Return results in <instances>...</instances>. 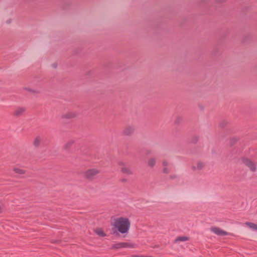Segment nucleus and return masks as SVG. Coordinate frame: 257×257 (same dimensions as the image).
Here are the masks:
<instances>
[{"instance_id":"nucleus-1","label":"nucleus","mask_w":257,"mask_h":257,"mask_svg":"<svg viewBox=\"0 0 257 257\" xmlns=\"http://www.w3.org/2000/svg\"><path fill=\"white\" fill-rule=\"evenodd\" d=\"M110 224L113 229L117 230L122 234L127 233L131 226V222L128 218L124 217H112Z\"/></svg>"},{"instance_id":"nucleus-2","label":"nucleus","mask_w":257,"mask_h":257,"mask_svg":"<svg viewBox=\"0 0 257 257\" xmlns=\"http://www.w3.org/2000/svg\"><path fill=\"white\" fill-rule=\"evenodd\" d=\"M241 162L247 167L249 170L254 172L256 171V166L254 162H253L250 159L247 157H242L241 159Z\"/></svg>"},{"instance_id":"nucleus-3","label":"nucleus","mask_w":257,"mask_h":257,"mask_svg":"<svg viewBox=\"0 0 257 257\" xmlns=\"http://www.w3.org/2000/svg\"><path fill=\"white\" fill-rule=\"evenodd\" d=\"M99 173V170L95 169V168H92L90 169L87 170H86L84 173V175L85 178L88 179H92L95 176H96L98 173Z\"/></svg>"},{"instance_id":"nucleus-4","label":"nucleus","mask_w":257,"mask_h":257,"mask_svg":"<svg viewBox=\"0 0 257 257\" xmlns=\"http://www.w3.org/2000/svg\"><path fill=\"white\" fill-rule=\"evenodd\" d=\"M210 229L212 232L219 236H223L229 234L227 232L217 227H212Z\"/></svg>"},{"instance_id":"nucleus-5","label":"nucleus","mask_w":257,"mask_h":257,"mask_svg":"<svg viewBox=\"0 0 257 257\" xmlns=\"http://www.w3.org/2000/svg\"><path fill=\"white\" fill-rule=\"evenodd\" d=\"M205 166V163L201 161H197L192 165V169L193 171H200L202 170Z\"/></svg>"},{"instance_id":"nucleus-6","label":"nucleus","mask_w":257,"mask_h":257,"mask_svg":"<svg viewBox=\"0 0 257 257\" xmlns=\"http://www.w3.org/2000/svg\"><path fill=\"white\" fill-rule=\"evenodd\" d=\"M135 131V127L132 125L125 127L123 130L122 134L125 136H131Z\"/></svg>"},{"instance_id":"nucleus-7","label":"nucleus","mask_w":257,"mask_h":257,"mask_svg":"<svg viewBox=\"0 0 257 257\" xmlns=\"http://www.w3.org/2000/svg\"><path fill=\"white\" fill-rule=\"evenodd\" d=\"M78 115V113L75 111H70L64 113L62 117L64 118L70 119L76 117Z\"/></svg>"},{"instance_id":"nucleus-8","label":"nucleus","mask_w":257,"mask_h":257,"mask_svg":"<svg viewBox=\"0 0 257 257\" xmlns=\"http://www.w3.org/2000/svg\"><path fill=\"white\" fill-rule=\"evenodd\" d=\"M120 170L123 174L126 175H132L133 174V171L132 169L127 166H122Z\"/></svg>"},{"instance_id":"nucleus-9","label":"nucleus","mask_w":257,"mask_h":257,"mask_svg":"<svg viewBox=\"0 0 257 257\" xmlns=\"http://www.w3.org/2000/svg\"><path fill=\"white\" fill-rule=\"evenodd\" d=\"M25 110L24 107H18L14 111V114L17 116L21 115L25 111Z\"/></svg>"},{"instance_id":"nucleus-10","label":"nucleus","mask_w":257,"mask_h":257,"mask_svg":"<svg viewBox=\"0 0 257 257\" xmlns=\"http://www.w3.org/2000/svg\"><path fill=\"white\" fill-rule=\"evenodd\" d=\"M157 159L154 157H151L148 159V165L151 168L154 167L156 164Z\"/></svg>"},{"instance_id":"nucleus-11","label":"nucleus","mask_w":257,"mask_h":257,"mask_svg":"<svg viewBox=\"0 0 257 257\" xmlns=\"http://www.w3.org/2000/svg\"><path fill=\"white\" fill-rule=\"evenodd\" d=\"M245 225L251 229L257 231V224L250 222H246L245 223Z\"/></svg>"},{"instance_id":"nucleus-12","label":"nucleus","mask_w":257,"mask_h":257,"mask_svg":"<svg viewBox=\"0 0 257 257\" xmlns=\"http://www.w3.org/2000/svg\"><path fill=\"white\" fill-rule=\"evenodd\" d=\"M13 171L15 173L20 174V175H23L25 173V171L24 169L18 168V167L14 168Z\"/></svg>"},{"instance_id":"nucleus-13","label":"nucleus","mask_w":257,"mask_h":257,"mask_svg":"<svg viewBox=\"0 0 257 257\" xmlns=\"http://www.w3.org/2000/svg\"><path fill=\"white\" fill-rule=\"evenodd\" d=\"M41 142V139L40 137H37L33 141V145L35 147H38Z\"/></svg>"},{"instance_id":"nucleus-14","label":"nucleus","mask_w":257,"mask_h":257,"mask_svg":"<svg viewBox=\"0 0 257 257\" xmlns=\"http://www.w3.org/2000/svg\"><path fill=\"white\" fill-rule=\"evenodd\" d=\"M95 233L100 236H105V233H104L103 231L100 228H97L95 230Z\"/></svg>"},{"instance_id":"nucleus-15","label":"nucleus","mask_w":257,"mask_h":257,"mask_svg":"<svg viewBox=\"0 0 257 257\" xmlns=\"http://www.w3.org/2000/svg\"><path fill=\"white\" fill-rule=\"evenodd\" d=\"M189 239V238L187 236H180L177 238L176 242L178 241H185Z\"/></svg>"},{"instance_id":"nucleus-16","label":"nucleus","mask_w":257,"mask_h":257,"mask_svg":"<svg viewBox=\"0 0 257 257\" xmlns=\"http://www.w3.org/2000/svg\"><path fill=\"white\" fill-rule=\"evenodd\" d=\"M12 22H13V20L11 19H8L6 20V23L7 24L9 25V24H11L12 23Z\"/></svg>"},{"instance_id":"nucleus-17","label":"nucleus","mask_w":257,"mask_h":257,"mask_svg":"<svg viewBox=\"0 0 257 257\" xmlns=\"http://www.w3.org/2000/svg\"><path fill=\"white\" fill-rule=\"evenodd\" d=\"M168 165V162H167V161H163V165L164 166H167Z\"/></svg>"},{"instance_id":"nucleus-18","label":"nucleus","mask_w":257,"mask_h":257,"mask_svg":"<svg viewBox=\"0 0 257 257\" xmlns=\"http://www.w3.org/2000/svg\"><path fill=\"white\" fill-rule=\"evenodd\" d=\"M26 90H28L30 92H33V93H35L36 92V91L34 89H27V88H26Z\"/></svg>"},{"instance_id":"nucleus-19","label":"nucleus","mask_w":257,"mask_h":257,"mask_svg":"<svg viewBox=\"0 0 257 257\" xmlns=\"http://www.w3.org/2000/svg\"><path fill=\"white\" fill-rule=\"evenodd\" d=\"M52 66L53 68H56L57 67V64L56 63H54L52 65Z\"/></svg>"},{"instance_id":"nucleus-20","label":"nucleus","mask_w":257,"mask_h":257,"mask_svg":"<svg viewBox=\"0 0 257 257\" xmlns=\"http://www.w3.org/2000/svg\"><path fill=\"white\" fill-rule=\"evenodd\" d=\"M73 143V141H71V142H70L68 143L67 145H72Z\"/></svg>"},{"instance_id":"nucleus-21","label":"nucleus","mask_w":257,"mask_h":257,"mask_svg":"<svg viewBox=\"0 0 257 257\" xmlns=\"http://www.w3.org/2000/svg\"><path fill=\"white\" fill-rule=\"evenodd\" d=\"M164 172H165V173H167V172H168V171H167V169H164Z\"/></svg>"},{"instance_id":"nucleus-22","label":"nucleus","mask_w":257,"mask_h":257,"mask_svg":"<svg viewBox=\"0 0 257 257\" xmlns=\"http://www.w3.org/2000/svg\"><path fill=\"white\" fill-rule=\"evenodd\" d=\"M120 247L123 246V244H120Z\"/></svg>"}]
</instances>
